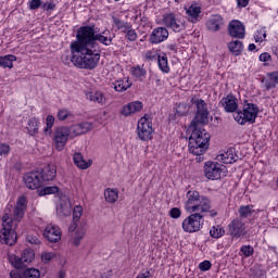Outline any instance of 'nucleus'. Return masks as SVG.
I'll return each instance as SVG.
<instances>
[{
    "instance_id": "nucleus-52",
    "label": "nucleus",
    "mask_w": 278,
    "mask_h": 278,
    "mask_svg": "<svg viewBox=\"0 0 278 278\" xmlns=\"http://www.w3.org/2000/svg\"><path fill=\"white\" fill-rule=\"evenodd\" d=\"M187 111H188V105L186 104H179L177 108V114L179 116H184V114H186Z\"/></svg>"
},
{
    "instance_id": "nucleus-15",
    "label": "nucleus",
    "mask_w": 278,
    "mask_h": 278,
    "mask_svg": "<svg viewBox=\"0 0 278 278\" xmlns=\"http://www.w3.org/2000/svg\"><path fill=\"white\" fill-rule=\"evenodd\" d=\"M43 237L46 238V240H48V242H60V240H62V230L60 229V227L53 224H49L43 230Z\"/></svg>"
},
{
    "instance_id": "nucleus-39",
    "label": "nucleus",
    "mask_w": 278,
    "mask_h": 278,
    "mask_svg": "<svg viewBox=\"0 0 278 278\" xmlns=\"http://www.w3.org/2000/svg\"><path fill=\"white\" fill-rule=\"evenodd\" d=\"M113 23H114L115 27H117L118 29H121L123 31V34L126 31V29H129V27L131 26V24H129L125 21H121L117 17H113Z\"/></svg>"
},
{
    "instance_id": "nucleus-37",
    "label": "nucleus",
    "mask_w": 278,
    "mask_h": 278,
    "mask_svg": "<svg viewBox=\"0 0 278 278\" xmlns=\"http://www.w3.org/2000/svg\"><path fill=\"white\" fill-rule=\"evenodd\" d=\"M210 235L212 238H223L225 236V228L223 226H213L210 230Z\"/></svg>"
},
{
    "instance_id": "nucleus-1",
    "label": "nucleus",
    "mask_w": 278,
    "mask_h": 278,
    "mask_svg": "<svg viewBox=\"0 0 278 278\" xmlns=\"http://www.w3.org/2000/svg\"><path fill=\"white\" fill-rule=\"evenodd\" d=\"M184 207L190 214L181 223L185 233H197L203 229V214H208L211 218L218 216V211L212 208V200L197 190H189L186 193Z\"/></svg>"
},
{
    "instance_id": "nucleus-38",
    "label": "nucleus",
    "mask_w": 278,
    "mask_h": 278,
    "mask_svg": "<svg viewBox=\"0 0 278 278\" xmlns=\"http://www.w3.org/2000/svg\"><path fill=\"white\" fill-rule=\"evenodd\" d=\"M53 125H55V117H53V115H48L46 118V128L43 129L46 135L51 136Z\"/></svg>"
},
{
    "instance_id": "nucleus-3",
    "label": "nucleus",
    "mask_w": 278,
    "mask_h": 278,
    "mask_svg": "<svg viewBox=\"0 0 278 278\" xmlns=\"http://www.w3.org/2000/svg\"><path fill=\"white\" fill-rule=\"evenodd\" d=\"M77 40L80 41L87 55L90 58L93 66L97 68L101 60V50H99V42L104 47H110L115 36L110 29L97 33L94 26L79 27L76 34Z\"/></svg>"
},
{
    "instance_id": "nucleus-18",
    "label": "nucleus",
    "mask_w": 278,
    "mask_h": 278,
    "mask_svg": "<svg viewBox=\"0 0 278 278\" xmlns=\"http://www.w3.org/2000/svg\"><path fill=\"white\" fill-rule=\"evenodd\" d=\"M68 130H70L71 138H77V136L88 134V131L92 130V123L83 122L79 124H75L68 127Z\"/></svg>"
},
{
    "instance_id": "nucleus-22",
    "label": "nucleus",
    "mask_w": 278,
    "mask_h": 278,
    "mask_svg": "<svg viewBox=\"0 0 278 278\" xmlns=\"http://www.w3.org/2000/svg\"><path fill=\"white\" fill-rule=\"evenodd\" d=\"M58 175V167L54 164L47 165L40 173L41 181H53Z\"/></svg>"
},
{
    "instance_id": "nucleus-2",
    "label": "nucleus",
    "mask_w": 278,
    "mask_h": 278,
    "mask_svg": "<svg viewBox=\"0 0 278 278\" xmlns=\"http://www.w3.org/2000/svg\"><path fill=\"white\" fill-rule=\"evenodd\" d=\"M191 102L197 106V113L191 122L190 129H192L189 138V152L192 155H197V162H203L205 157L203 154L210 149V134L205 129L199 127V125H205L208 121L210 111L207 110V103L205 100L199 98H192Z\"/></svg>"
},
{
    "instance_id": "nucleus-46",
    "label": "nucleus",
    "mask_w": 278,
    "mask_h": 278,
    "mask_svg": "<svg viewBox=\"0 0 278 278\" xmlns=\"http://www.w3.org/2000/svg\"><path fill=\"white\" fill-rule=\"evenodd\" d=\"M55 257V252H42L41 253V262L43 264H49L51 260H54Z\"/></svg>"
},
{
    "instance_id": "nucleus-29",
    "label": "nucleus",
    "mask_w": 278,
    "mask_h": 278,
    "mask_svg": "<svg viewBox=\"0 0 278 278\" xmlns=\"http://www.w3.org/2000/svg\"><path fill=\"white\" fill-rule=\"evenodd\" d=\"M157 64H159V68L160 71H162V73H170V66H168V56L166 55V53L162 52L161 54L157 55Z\"/></svg>"
},
{
    "instance_id": "nucleus-42",
    "label": "nucleus",
    "mask_w": 278,
    "mask_h": 278,
    "mask_svg": "<svg viewBox=\"0 0 278 278\" xmlns=\"http://www.w3.org/2000/svg\"><path fill=\"white\" fill-rule=\"evenodd\" d=\"M24 277L25 278H40V270L36 268H27L24 271Z\"/></svg>"
},
{
    "instance_id": "nucleus-32",
    "label": "nucleus",
    "mask_w": 278,
    "mask_h": 278,
    "mask_svg": "<svg viewBox=\"0 0 278 278\" xmlns=\"http://www.w3.org/2000/svg\"><path fill=\"white\" fill-rule=\"evenodd\" d=\"M239 217L237 218H251L253 214H255V210L253 208V205H241L238 210Z\"/></svg>"
},
{
    "instance_id": "nucleus-7",
    "label": "nucleus",
    "mask_w": 278,
    "mask_h": 278,
    "mask_svg": "<svg viewBox=\"0 0 278 278\" xmlns=\"http://www.w3.org/2000/svg\"><path fill=\"white\" fill-rule=\"evenodd\" d=\"M260 114V108L253 103H247L243 105L242 111H238L233 114V118L238 125H253Z\"/></svg>"
},
{
    "instance_id": "nucleus-43",
    "label": "nucleus",
    "mask_w": 278,
    "mask_h": 278,
    "mask_svg": "<svg viewBox=\"0 0 278 278\" xmlns=\"http://www.w3.org/2000/svg\"><path fill=\"white\" fill-rule=\"evenodd\" d=\"M240 253L245 257H251L253 253H255V249L252 245H242L240 249Z\"/></svg>"
},
{
    "instance_id": "nucleus-34",
    "label": "nucleus",
    "mask_w": 278,
    "mask_h": 278,
    "mask_svg": "<svg viewBox=\"0 0 278 278\" xmlns=\"http://www.w3.org/2000/svg\"><path fill=\"white\" fill-rule=\"evenodd\" d=\"M104 199L106 203H114L115 201H118V189L108 188L104 191Z\"/></svg>"
},
{
    "instance_id": "nucleus-8",
    "label": "nucleus",
    "mask_w": 278,
    "mask_h": 278,
    "mask_svg": "<svg viewBox=\"0 0 278 278\" xmlns=\"http://www.w3.org/2000/svg\"><path fill=\"white\" fill-rule=\"evenodd\" d=\"M204 176L206 179L216 181L227 176V167L218 162L208 161L204 164Z\"/></svg>"
},
{
    "instance_id": "nucleus-57",
    "label": "nucleus",
    "mask_w": 278,
    "mask_h": 278,
    "mask_svg": "<svg viewBox=\"0 0 278 278\" xmlns=\"http://www.w3.org/2000/svg\"><path fill=\"white\" fill-rule=\"evenodd\" d=\"M10 278H23V276L17 270H11Z\"/></svg>"
},
{
    "instance_id": "nucleus-26",
    "label": "nucleus",
    "mask_w": 278,
    "mask_h": 278,
    "mask_svg": "<svg viewBox=\"0 0 278 278\" xmlns=\"http://www.w3.org/2000/svg\"><path fill=\"white\" fill-rule=\"evenodd\" d=\"M73 205L67 197L61 199L60 205L56 207L59 216H71Z\"/></svg>"
},
{
    "instance_id": "nucleus-55",
    "label": "nucleus",
    "mask_w": 278,
    "mask_h": 278,
    "mask_svg": "<svg viewBox=\"0 0 278 278\" xmlns=\"http://www.w3.org/2000/svg\"><path fill=\"white\" fill-rule=\"evenodd\" d=\"M42 10H46L47 12H49V10H55V4L53 2L43 3Z\"/></svg>"
},
{
    "instance_id": "nucleus-54",
    "label": "nucleus",
    "mask_w": 278,
    "mask_h": 278,
    "mask_svg": "<svg viewBox=\"0 0 278 278\" xmlns=\"http://www.w3.org/2000/svg\"><path fill=\"white\" fill-rule=\"evenodd\" d=\"M270 59H271V56H270V53H268V52H264V53H262V54L258 56V60H260L261 62H270Z\"/></svg>"
},
{
    "instance_id": "nucleus-27",
    "label": "nucleus",
    "mask_w": 278,
    "mask_h": 278,
    "mask_svg": "<svg viewBox=\"0 0 278 278\" xmlns=\"http://www.w3.org/2000/svg\"><path fill=\"white\" fill-rule=\"evenodd\" d=\"M264 84L265 90H273V88H277L278 86V72H270L267 74V78L262 80Z\"/></svg>"
},
{
    "instance_id": "nucleus-25",
    "label": "nucleus",
    "mask_w": 278,
    "mask_h": 278,
    "mask_svg": "<svg viewBox=\"0 0 278 278\" xmlns=\"http://www.w3.org/2000/svg\"><path fill=\"white\" fill-rule=\"evenodd\" d=\"M185 10L189 23H199V18H201V7L197 4H191L189 8H186Z\"/></svg>"
},
{
    "instance_id": "nucleus-28",
    "label": "nucleus",
    "mask_w": 278,
    "mask_h": 278,
    "mask_svg": "<svg viewBox=\"0 0 278 278\" xmlns=\"http://www.w3.org/2000/svg\"><path fill=\"white\" fill-rule=\"evenodd\" d=\"M113 88L116 92H125L131 88V81H129V77L119 78L113 83Z\"/></svg>"
},
{
    "instance_id": "nucleus-9",
    "label": "nucleus",
    "mask_w": 278,
    "mask_h": 278,
    "mask_svg": "<svg viewBox=\"0 0 278 278\" xmlns=\"http://www.w3.org/2000/svg\"><path fill=\"white\" fill-rule=\"evenodd\" d=\"M70 138H71V130L68 129V126L58 127L54 130V135H53V143L56 151H64L66 147V142H68Z\"/></svg>"
},
{
    "instance_id": "nucleus-10",
    "label": "nucleus",
    "mask_w": 278,
    "mask_h": 278,
    "mask_svg": "<svg viewBox=\"0 0 278 278\" xmlns=\"http://www.w3.org/2000/svg\"><path fill=\"white\" fill-rule=\"evenodd\" d=\"M138 137L143 141L151 140L153 134V123L151 119L144 115L141 117L137 125Z\"/></svg>"
},
{
    "instance_id": "nucleus-11",
    "label": "nucleus",
    "mask_w": 278,
    "mask_h": 278,
    "mask_svg": "<svg viewBox=\"0 0 278 278\" xmlns=\"http://www.w3.org/2000/svg\"><path fill=\"white\" fill-rule=\"evenodd\" d=\"M36 257V254L34 253V250L26 249L23 251L22 256L18 257L16 255H10L9 262L14 266V268H23L26 264H31L34 262V258Z\"/></svg>"
},
{
    "instance_id": "nucleus-44",
    "label": "nucleus",
    "mask_w": 278,
    "mask_h": 278,
    "mask_svg": "<svg viewBox=\"0 0 278 278\" xmlns=\"http://www.w3.org/2000/svg\"><path fill=\"white\" fill-rule=\"evenodd\" d=\"M251 273L253 278H266V271L262 270L257 266L252 267Z\"/></svg>"
},
{
    "instance_id": "nucleus-48",
    "label": "nucleus",
    "mask_w": 278,
    "mask_h": 278,
    "mask_svg": "<svg viewBox=\"0 0 278 278\" xmlns=\"http://www.w3.org/2000/svg\"><path fill=\"white\" fill-rule=\"evenodd\" d=\"M68 116H71V112H68V110H66V109H62L58 112L59 121H66V118H68Z\"/></svg>"
},
{
    "instance_id": "nucleus-36",
    "label": "nucleus",
    "mask_w": 278,
    "mask_h": 278,
    "mask_svg": "<svg viewBox=\"0 0 278 278\" xmlns=\"http://www.w3.org/2000/svg\"><path fill=\"white\" fill-rule=\"evenodd\" d=\"M74 164L78 167L81 168V170H86V168L90 167V164L84 160V156L81 153H75L73 156Z\"/></svg>"
},
{
    "instance_id": "nucleus-6",
    "label": "nucleus",
    "mask_w": 278,
    "mask_h": 278,
    "mask_svg": "<svg viewBox=\"0 0 278 278\" xmlns=\"http://www.w3.org/2000/svg\"><path fill=\"white\" fill-rule=\"evenodd\" d=\"M83 215L84 207H81V205H76L73 211V224L68 229L70 233L75 231L71 239L73 247H79V244H81V240H84V236H86V227L77 225Z\"/></svg>"
},
{
    "instance_id": "nucleus-64",
    "label": "nucleus",
    "mask_w": 278,
    "mask_h": 278,
    "mask_svg": "<svg viewBox=\"0 0 278 278\" xmlns=\"http://www.w3.org/2000/svg\"><path fill=\"white\" fill-rule=\"evenodd\" d=\"M64 277V275H61V278Z\"/></svg>"
},
{
    "instance_id": "nucleus-58",
    "label": "nucleus",
    "mask_w": 278,
    "mask_h": 278,
    "mask_svg": "<svg viewBox=\"0 0 278 278\" xmlns=\"http://www.w3.org/2000/svg\"><path fill=\"white\" fill-rule=\"evenodd\" d=\"M136 278H151V273L150 271L141 273Z\"/></svg>"
},
{
    "instance_id": "nucleus-41",
    "label": "nucleus",
    "mask_w": 278,
    "mask_h": 278,
    "mask_svg": "<svg viewBox=\"0 0 278 278\" xmlns=\"http://www.w3.org/2000/svg\"><path fill=\"white\" fill-rule=\"evenodd\" d=\"M60 192V188L58 186L46 187L40 191V197H45L47 194H58Z\"/></svg>"
},
{
    "instance_id": "nucleus-62",
    "label": "nucleus",
    "mask_w": 278,
    "mask_h": 278,
    "mask_svg": "<svg viewBox=\"0 0 278 278\" xmlns=\"http://www.w3.org/2000/svg\"><path fill=\"white\" fill-rule=\"evenodd\" d=\"M115 2H118V1H121V0H114Z\"/></svg>"
},
{
    "instance_id": "nucleus-60",
    "label": "nucleus",
    "mask_w": 278,
    "mask_h": 278,
    "mask_svg": "<svg viewBox=\"0 0 278 278\" xmlns=\"http://www.w3.org/2000/svg\"><path fill=\"white\" fill-rule=\"evenodd\" d=\"M27 240H28V242H30V244H38V239L37 238L31 239V237H28Z\"/></svg>"
},
{
    "instance_id": "nucleus-13",
    "label": "nucleus",
    "mask_w": 278,
    "mask_h": 278,
    "mask_svg": "<svg viewBox=\"0 0 278 278\" xmlns=\"http://www.w3.org/2000/svg\"><path fill=\"white\" fill-rule=\"evenodd\" d=\"M228 232L229 236L236 240H238V238H244V236L248 233L247 224L237 217L228 225Z\"/></svg>"
},
{
    "instance_id": "nucleus-51",
    "label": "nucleus",
    "mask_w": 278,
    "mask_h": 278,
    "mask_svg": "<svg viewBox=\"0 0 278 278\" xmlns=\"http://www.w3.org/2000/svg\"><path fill=\"white\" fill-rule=\"evenodd\" d=\"M157 55L160 54H155L153 51L148 50L144 54V58L148 60V62H155V60H157Z\"/></svg>"
},
{
    "instance_id": "nucleus-19",
    "label": "nucleus",
    "mask_w": 278,
    "mask_h": 278,
    "mask_svg": "<svg viewBox=\"0 0 278 278\" xmlns=\"http://www.w3.org/2000/svg\"><path fill=\"white\" fill-rule=\"evenodd\" d=\"M225 25V18H223V15H212L207 21H206V28L208 31H220L223 26Z\"/></svg>"
},
{
    "instance_id": "nucleus-21",
    "label": "nucleus",
    "mask_w": 278,
    "mask_h": 278,
    "mask_svg": "<svg viewBox=\"0 0 278 278\" xmlns=\"http://www.w3.org/2000/svg\"><path fill=\"white\" fill-rule=\"evenodd\" d=\"M142 108V102L134 101L124 105L122 108L121 114H123V116H131V114H137V112H141Z\"/></svg>"
},
{
    "instance_id": "nucleus-45",
    "label": "nucleus",
    "mask_w": 278,
    "mask_h": 278,
    "mask_svg": "<svg viewBox=\"0 0 278 278\" xmlns=\"http://www.w3.org/2000/svg\"><path fill=\"white\" fill-rule=\"evenodd\" d=\"M255 42H264L266 40V28H261L254 35Z\"/></svg>"
},
{
    "instance_id": "nucleus-47",
    "label": "nucleus",
    "mask_w": 278,
    "mask_h": 278,
    "mask_svg": "<svg viewBox=\"0 0 278 278\" xmlns=\"http://www.w3.org/2000/svg\"><path fill=\"white\" fill-rule=\"evenodd\" d=\"M199 268L202 273H207L212 268V262L203 261L199 264Z\"/></svg>"
},
{
    "instance_id": "nucleus-59",
    "label": "nucleus",
    "mask_w": 278,
    "mask_h": 278,
    "mask_svg": "<svg viewBox=\"0 0 278 278\" xmlns=\"http://www.w3.org/2000/svg\"><path fill=\"white\" fill-rule=\"evenodd\" d=\"M167 49H169V51H177V45L169 43V45H167Z\"/></svg>"
},
{
    "instance_id": "nucleus-49",
    "label": "nucleus",
    "mask_w": 278,
    "mask_h": 278,
    "mask_svg": "<svg viewBox=\"0 0 278 278\" xmlns=\"http://www.w3.org/2000/svg\"><path fill=\"white\" fill-rule=\"evenodd\" d=\"M169 216H170V218H174V219L181 218V208L173 207L169 211Z\"/></svg>"
},
{
    "instance_id": "nucleus-30",
    "label": "nucleus",
    "mask_w": 278,
    "mask_h": 278,
    "mask_svg": "<svg viewBox=\"0 0 278 278\" xmlns=\"http://www.w3.org/2000/svg\"><path fill=\"white\" fill-rule=\"evenodd\" d=\"M228 49L232 55H240L244 51V43L240 40L230 41L228 43Z\"/></svg>"
},
{
    "instance_id": "nucleus-16",
    "label": "nucleus",
    "mask_w": 278,
    "mask_h": 278,
    "mask_svg": "<svg viewBox=\"0 0 278 278\" xmlns=\"http://www.w3.org/2000/svg\"><path fill=\"white\" fill-rule=\"evenodd\" d=\"M24 182L29 190H37L42 186V178H40V172H30L25 174Z\"/></svg>"
},
{
    "instance_id": "nucleus-14",
    "label": "nucleus",
    "mask_w": 278,
    "mask_h": 278,
    "mask_svg": "<svg viewBox=\"0 0 278 278\" xmlns=\"http://www.w3.org/2000/svg\"><path fill=\"white\" fill-rule=\"evenodd\" d=\"M228 34L231 38H239V40H242L247 34V28L242 22L232 20L228 25Z\"/></svg>"
},
{
    "instance_id": "nucleus-63",
    "label": "nucleus",
    "mask_w": 278,
    "mask_h": 278,
    "mask_svg": "<svg viewBox=\"0 0 278 278\" xmlns=\"http://www.w3.org/2000/svg\"><path fill=\"white\" fill-rule=\"evenodd\" d=\"M64 277V275H61V278Z\"/></svg>"
},
{
    "instance_id": "nucleus-50",
    "label": "nucleus",
    "mask_w": 278,
    "mask_h": 278,
    "mask_svg": "<svg viewBox=\"0 0 278 278\" xmlns=\"http://www.w3.org/2000/svg\"><path fill=\"white\" fill-rule=\"evenodd\" d=\"M28 5L29 10H38L42 5V0H29Z\"/></svg>"
},
{
    "instance_id": "nucleus-20",
    "label": "nucleus",
    "mask_w": 278,
    "mask_h": 278,
    "mask_svg": "<svg viewBox=\"0 0 278 278\" xmlns=\"http://www.w3.org/2000/svg\"><path fill=\"white\" fill-rule=\"evenodd\" d=\"M219 105L224 108L225 112L233 113L238 110V98L233 94H228L220 100Z\"/></svg>"
},
{
    "instance_id": "nucleus-61",
    "label": "nucleus",
    "mask_w": 278,
    "mask_h": 278,
    "mask_svg": "<svg viewBox=\"0 0 278 278\" xmlns=\"http://www.w3.org/2000/svg\"><path fill=\"white\" fill-rule=\"evenodd\" d=\"M248 49H249V51H255V49H257V47L255 46V43H250Z\"/></svg>"
},
{
    "instance_id": "nucleus-40",
    "label": "nucleus",
    "mask_w": 278,
    "mask_h": 278,
    "mask_svg": "<svg viewBox=\"0 0 278 278\" xmlns=\"http://www.w3.org/2000/svg\"><path fill=\"white\" fill-rule=\"evenodd\" d=\"M124 34H126V38L130 42H135V40H138V33H136V30L131 28V25L129 26L128 29L125 30Z\"/></svg>"
},
{
    "instance_id": "nucleus-53",
    "label": "nucleus",
    "mask_w": 278,
    "mask_h": 278,
    "mask_svg": "<svg viewBox=\"0 0 278 278\" xmlns=\"http://www.w3.org/2000/svg\"><path fill=\"white\" fill-rule=\"evenodd\" d=\"M10 153V147L5 143L0 144V155H8Z\"/></svg>"
},
{
    "instance_id": "nucleus-33",
    "label": "nucleus",
    "mask_w": 278,
    "mask_h": 278,
    "mask_svg": "<svg viewBox=\"0 0 278 278\" xmlns=\"http://www.w3.org/2000/svg\"><path fill=\"white\" fill-rule=\"evenodd\" d=\"M131 74L136 79H139V81H144V77H147V70L144 68V65H137L131 68Z\"/></svg>"
},
{
    "instance_id": "nucleus-12",
    "label": "nucleus",
    "mask_w": 278,
    "mask_h": 278,
    "mask_svg": "<svg viewBox=\"0 0 278 278\" xmlns=\"http://www.w3.org/2000/svg\"><path fill=\"white\" fill-rule=\"evenodd\" d=\"M163 23L169 29H173L176 34L184 31L186 29V21L181 17H176L173 13L165 14L163 17Z\"/></svg>"
},
{
    "instance_id": "nucleus-24",
    "label": "nucleus",
    "mask_w": 278,
    "mask_h": 278,
    "mask_svg": "<svg viewBox=\"0 0 278 278\" xmlns=\"http://www.w3.org/2000/svg\"><path fill=\"white\" fill-rule=\"evenodd\" d=\"M88 101L92 103H97L98 105H106L108 103V96L102 91H90L86 94Z\"/></svg>"
},
{
    "instance_id": "nucleus-4",
    "label": "nucleus",
    "mask_w": 278,
    "mask_h": 278,
    "mask_svg": "<svg viewBox=\"0 0 278 278\" xmlns=\"http://www.w3.org/2000/svg\"><path fill=\"white\" fill-rule=\"evenodd\" d=\"M27 210V198L24 195L17 199L16 205L13 210V218L5 213L2 216V229L0 230V242L1 244H9L13 247L16 244V231L14 230V222L21 223L25 216V211Z\"/></svg>"
},
{
    "instance_id": "nucleus-31",
    "label": "nucleus",
    "mask_w": 278,
    "mask_h": 278,
    "mask_svg": "<svg viewBox=\"0 0 278 278\" xmlns=\"http://www.w3.org/2000/svg\"><path fill=\"white\" fill-rule=\"evenodd\" d=\"M14 62H16V55L7 54L4 56H0V66L2 68H14Z\"/></svg>"
},
{
    "instance_id": "nucleus-17",
    "label": "nucleus",
    "mask_w": 278,
    "mask_h": 278,
    "mask_svg": "<svg viewBox=\"0 0 278 278\" xmlns=\"http://www.w3.org/2000/svg\"><path fill=\"white\" fill-rule=\"evenodd\" d=\"M165 40H168V29L165 27L154 28L149 37V42H151V45H160Z\"/></svg>"
},
{
    "instance_id": "nucleus-35",
    "label": "nucleus",
    "mask_w": 278,
    "mask_h": 278,
    "mask_svg": "<svg viewBox=\"0 0 278 278\" xmlns=\"http://www.w3.org/2000/svg\"><path fill=\"white\" fill-rule=\"evenodd\" d=\"M39 125H40V119H38L36 117H31L28 121L27 131H28L29 136H36V134H38Z\"/></svg>"
},
{
    "instance_id": "nucleus-5",
    "label": "nucleus",
    "mask_w": 278,
    "mask_h": 278,
    "mask_svg": "<svg viewBox=\"0 0 278 278\" xmlns=\"http://www.w3.org/2000/svg\"><path fill=\"white\" fill-rule=\"evenodd\" d=\"M71 55L68 53H63L61 56V61L66 66L74 64L76 68H85L86 71H94L97 68L94 64L91 62L86 48L79 39H76L70 45Z\"/></svg>"
},
{
    "instance_id": "nucleus-56",
    "label": "nucleus",
    "mask_w": 278,
    "mask_h": 278,
    "mask_svg": "<svg viewBox=\"0 0 278 278\" xmlns=\"http://www.w3.org/2000/svg\"><path fill=\"white\" fill-rule=\"evenodd\" d=\"M239 8H247L249 5V0H237Z\"/></svg>"
},
{
    "instance_id": "nucleus-23",
    "label": "nucleus",
    "mask_w": 278,
    "mask_h": 278,
    "mask_svg": "<svg viewBox=\"0 0 278 278\" xmlns=\"http://www.w3.org/2000/svg\"><path fill=\"white\" fill-rule=\"evenodd\" d=\"M218 162H223V164H233L238 162V156L236 155V149L229 148L224 153L217 155Z\"/></svg>"
}]
</instances>
